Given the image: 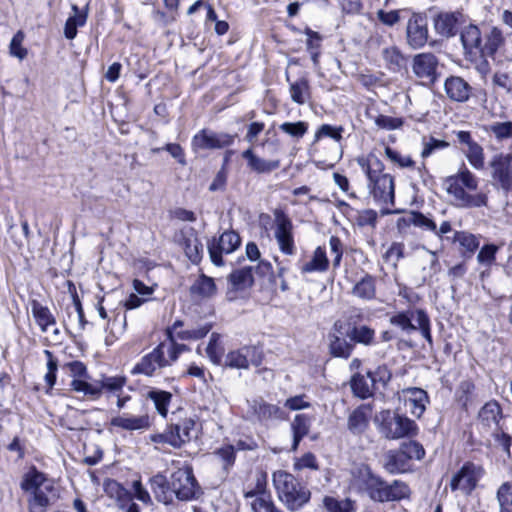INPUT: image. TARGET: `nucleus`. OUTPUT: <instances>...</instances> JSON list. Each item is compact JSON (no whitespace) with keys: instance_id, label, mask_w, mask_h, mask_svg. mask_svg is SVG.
I'll use <instances>...</instances> for the list:
<instances>
[{"instance_id":"nucleus-59","label":"nucleus","mask_w":512,"mask_h":512,"mask_svg":"<svg viewBox=\"0 0 512 512\" xmlns=\"http://www.w3.org/2000/svg\"><path fill=\"white\" fill-rule=\"evenodd\" d=\"M474 389H475V385L470 380H464L459 384L456 395H457L458 401L463 406H467L468 403L471 401V396H472Z\"/></svg>"},{"instance_id":"nucleus-27","label":"nucleus","mask_w":512,"mask_h":512,"mask_svg":"<svg viewBox=\"0 0 512 512\" xmlns=\"http://www.w3.org/2000/svg\"><path fill=\"white\" fill-rule=\"evenodd\" d=\"M151 490L153 491L157 501L168 505L173 502V491L168 480L162 474H156L150 479Z\"/></svg>"},{"instance_id":"nucleus-24","label":"nucleus","mask_w":512,"mask_h":512,"mask_svg":"<svg viewBox=\"0 0 512 512\" xmlns=\"http://www.w3.org/2000/svg\"><path fill=\"white\" fill-rule=\"evenodd\" d=\"M384 468L390 474H399L411 469V464L399 448L390 450L384 455Z\"/></svg>"},{"instance_id":"nucleus-50","label":"nucleus","mask_w":512,"mask_h":512,"mask_svg":"<svg viewBox=\"0 0 512 512\" xmlns=\"http://www.w3.org/2000/svg\"><path fill=\"white\" fill-rule=\"evenodd\" d=\"M279 129L290 137L299 140L307 133L308 123L304 121L284 122L279 126Z\"/></svg>"},{"instance_id":"nucleus-22","label":"nucleus","mask_w":512,"mask_h":512,"mask_svg":"<svg viewBox=\"0 0 512 512\" xmlns=\"http://www.w3.org/2000/svg\"><path fill=\"white\" fill-rule=\"evenodd\" d=\"M459 13L441 12L434 17L435 31L446 38L452 37L457 33Z\"/></svg>"},{"instance_id":"nucleus-44","label":"nucleus","mask_w":512,"mask_h":512,"mask_svg":"<svg viewBox=\"0 0 512 512\" xmlns=\"http://www.w3.org/2000/svg\"><path fill=\"white\" fill-rule=\"evenodd\" d=\"M504 38L499 28L493 27L486 37L485 44L481 46V56H493L503 45Z\"/></svg>"},{"instance_id":"nucleus-49","label":"nucleus","mask_w":512,"mask_h":512,"mask_svg":"<svg viewBox=\"0 0 512 512\" xmlns=\"http://www.w3.org/2000/svg\"><path fill=\"white\" fill-rule=\"evenodd\" d=\"M324 507L328 512H353L354 502L350 499L338 500L333 497L326 496L323 499Z\"/></svg>"},{"instance_id":"nucleus-42","label":"nucleus","mask_w":512,"mask_h":512,"mask_svg":"<svg viewBox=\"0 0 512 512\" xmlns=\"http://www.w3.org/2000/svg\"><path fill=\"white\" fill-rule=\"evenodd\" d=\"M454 242L459 243L461 252L466 257H471L479 247L478 238L465 231H457L454 234Z\"/></svg>"},{"instance_id":"nucleus-31","label":"nucleus","mask_w":512,"mask_h":512,"mask_svg":"<svg viewBox=\"0 0 512 512\" xmlns=\"http://www.w3.org/2000/svg\"><path fill=\"white\" fill-rule=\"evenodd\" d=\"M20 486L22 490L30 493L41 488L53 489L52 483L47 480L42 472H39L35 468L31 469L28 473L25 474Z\"/></svg>"},{"instance_id":"nucleus-36","label":"nucleus","mask_w":512,"mask_h":512,"mask_svg":"<svg viewBox=\"0 0 512 512\" xmlns=\"http://www.w3.org/2000/svg\"><path fill=\"white\" fill-rule=\"evenodd\" d=\"M355 344L350 340L347 341L341 335H329V351L334 357L345 358L350 357L354 350Z\"/></svg>"},{"instance_id":"nucleus-41","label":"nucleus","mask_w":512,"mask_h":512,"mask_svg":"<svg viewBox=\"0 0 512 512\" xmlns=\"http://www.w3.org/2000/svg\"><path fill=\"white\" fill-rule=\"evenodd\" d=\"M346 336L352 343H360L368 346L374 342L375 331L366 325L353 326L347 329Z\"/></svg>"},{"instance_id":"nucleus-40","label":"nucleus","mask_w":512,"mask_h":512,"mask_svg":"<svg viewBox=\"0 0 512 512\" xmlns=\"http://www.w3.org/2000/svg\"><path fill=\"white\" fill-rule=\"evenodd\" d=\"M146 397L153 402L156 411L162 417L167 416L168 408L172 400V394L170 392L154 388L148 391Z\"/></svg>"},{"instance_id":"nucleus-18","label":"nucleus","mask_w":512,"mask_h":512,"mask_svg":"<svg viewBox=\"0 0 512 512\" xmlns=\"http://www.w3.org/2000/svg\"><path fill=\"white\" fill-rule=\"evenodd\" d=\"M437 67L438 59L432 53H419L413 57L412 70L419 79L434 83Z\"/></svg>"},{"instance_id":"nucleus-21","label":"nucleus","mask_w":512,"mask_h":512,"mask_svg":"<svg viewBox=\"0 0 512 512\" xmlns=\"http://www.w3.org/2000/svg\"><path fill=\"white\" fill-rule=\"evenodd\" d=\"M242 157L247 161V167L258 174L270 173L280 166L279 160H267L258 156L252 147L242 153Z\"/></svg>"},{"instance_id":"nucleus-37","label":"nucleus","mask_w":512,"mask_h":512,"mask_svg":"<svg viewBox=\"0 0 512 512\" xmlns=\"http://www.w3.org/2000/svg\"><path fill=\"white\" fill-rule=\"evenodd\" d=\"M31 310L42 332H47L49 326H55L56 319L48 307L34 300L31 303Z\"/></svg>"},{"instance_id":"nucleus-15","label":"nucleus","mask_w":512,"mask_h":512,"mask_svg":"<svg viewBox=\"0 0 512 512\" xmlns=\"http://www.w3.org/2000/svg\"><path fill=\"white\" fill-rule=\"evenodd\" d=\"M234 136L228 133H215L213 131L203 129L192 139V147L196 150L205 149H221L232 145Z\"/></svg>"},{"instance_id":"nucleus-43","label":"nucleus","mask_w":512,"mask_h":512,"mask_svg":"<svg viewBox=\"0 0 512 512\" xmlns=\"http://www.w3.org/2000/svg\"><path fill=\"white\" fill-rule=\"evenodd\" d=\"M373 386L374 384L369 374L367 376L355 374L351 379L352 391L354 395L361 399H366L372 395Z\"/></svg>"},{"instance_id":"nucleus-4","label":"nucleus","mask_w":512,"mask_h":512,"mask_svg":"<svg viewBox=\"0 0 512 512\" xmlns=\"http://www.w3.org/2000/svg\"><path fill=\"white\" fill-rule=\"evenodd\" d=\"M272 483L279 500L291 511H297L311 498L310 490L294 475L277 470L272 475Z\"/></svg>"},{"instance_id":"nucleus-62","label":"nucleus","mask_w":512,"mask_h":512,"mask_svg":"<svg viewBox=\"0 0 512 512\" xmlns=\"http://www.w3.org/2000/svg\"><path fill=\"white\" fill-rule=\"evenodd\" d=\"M448 146L449 144L444 140H438L433 137H430L428 140L424 139L421 156L427 158L434 154L435 151L445 149Z\"/></svg>"},{"instance_id":"nucleus-52","label":"nucleus","mask_w":512,"mask_h":512,"mask_svg":"<svg viewBox=\"0 0 512 512\" xmlns=\"http://www.w3.org/2000/svg\"><path fill=\"white\" fill-rule=\"evenodd\" d=\"M498 141H503L512 137V122H495L490 124L487 129Z\"/></svg>"},{"instance_id":"nucleus-12","label":"nucleus","mask_w":512,"mask_h":512,"mask_svg":"<svg viewBox=\"0 0 512 512\" xmlns=\"http://www.w3.org/2000/svg\"><path fill=\"white\" fill-rule=\"evenodd\" d=\"M241 244V238L235 231H225L218 239L208 243L209 256L216 266L223 265L222 255L234 252Z\"/></svg>"},{"instance_id":"nucleus-47","label":"nucleus","mask_w":512,"mask_h":512,"mask_svg":"<svg viewBox=\"0 0 512 512\" xmlns=\"http://www.w3.org/2000/svg\"><path fill=\"white\" fill-rule=\"evenodd\" d=\"M382 54L385 62L393 71H398L406 65V58L401 54L399 49L394 46L385 48Z\"/></svg>"},{"instance_id":"nucleus-63","label":"nucleus","mask_w":512,"mask_h":512,"mask_svg":"<svg viewBox=\"0 0 512 512\" xmlns=\"http://www.w3.org/2000/svg\"><path fill=\"white\" fill-rule=\"evenodd\" d=\"M497 251L498 247L494 244L484 245L477 255L478 262L482 265L490 266L495 261Z\"/></svg>"},{"instance_id":"nucleus-16","label":"nucleus","mask_w":512,"mask_h":512,"mask_svg":"<svg viewBox=\"0 0 512 512\" xmlns=\"http://www.w3.org/2000/svg\"><path fill=\"white\" fill-rule=\"evenodd\" d=\"M250 364L255 366L261 364V356L258 354L257 349L251 346L230 351L224 361L226 367L235 369H247Z\"/></svg>"},{"instance_id":"nucleus-20","label":"nucleus","mask_w":512,"mask_h":512,"mask_svg":"<svg viewBox=\"0 0 512 512\" xmlns=\"http://www.w3.org/2000/svg\"><path fill=\"white\" fill-rule=\"evenodd\" d=\"M110 425L121 428L126 431H143L150 427V418L148 415L135 416L128 413L111 418Z\"/></svg>"},{"instance_id":"nucleus-13","label":"nucleus","mask_w":512,"mask_h":512,"mask_svg":"<svg viewBox=\"0 0 512 512\" xmlns=\"http://www.w3.org/2000/svg\"><path fill=\"white\" fill-rule=\"evenodd\" d=\"M458 142L463 145L461 148L469 164L475 170H482L485 167V154L483 147L477 143L470 132L458 131L456 132Z\"/></svg>"},{"instance_id":"nucleus-45","label":"nucleus","mask_w":512,"mask_h":512,"mask_svg":"<svg viewBox=\"0 0 512 512\" xmlns=\"http://www.w3.org/2000/svg\"><path fill=\"white\" fill-rule=\"evenodd\" d=\"M416 312L417 310L398 312L391 316L390 323L407 333L415 331L417 326L412 323V319L416 318Z\"/></svg>"},{"instance_id":"nucleus-54","label":"nucleus","mask_w":512,"mask_h":512,"mask_svg":"<svg viewBox=\"0 0 512 512\" xmlns=\"http://www.w3.org/2000/svg\"><path fill=\"white\" fill-rule=\"evenodd\" d=\"M25 35L23 31L19 30L12 38L9 45L10 55L23 60L27 56V49L22 46Z\"/></svg>"},{"instance_id":"nucleus-29","label":"nucleus","mask_w":512,"mask_h":512,"mask_svg":"<svg viewBox=\"0 0 512 512\" xmlns=\"http://www.w3.org/2000/svg\"><path fill=\"white\" fill-rule=\"evenodd\" d=\"M461 42L465 53L470 56L480 54L481 32L475 25L466 26L461 32Z\"/></svg>"},{"instance_id":"nucleus-64","label":"nucleus","mask_w":512,"mask_h":512,"mask_svg":"<svg viewBox=\"0 0 512 512\" xmlns=\"http://www.w3.org/2000/svg\"><path fill=\"white\" fill-rule=\"evenodd\" d=\"M368 374L374 385L380 384L382 387H385L392 377L390 370L385 365L377 367L375 371Z\"/></svg>"},{"instance_id":"nucleus-5","label":"nucleus","mask_w":512,"mask_h":512,"mask_svg":"<svg viewBox=\"0 0 512 512\" xmlns=\"http://www.w3.org/2000/svg\"><path fill=\"white\" fill-rule=\"evenodd\" d=\"M361 482L362 489L375 502L400 501L410 495V489L405 482L394 480L389 484L368 468L361 472Z\"/></svg>"},{"instance_id":"nucleus-7","label":"nucleus","mask_w":512,"mask_h":512,"mask_svg":"<svg viewBox=\"0 0 512 512\" xmlns=\"http://www.w3.org/2000/svg\"><path fill=\"white\" fill-rule=\"evenodd\" d=\"M484 475V469L481 465L473 462H465L450 480V488L454 491H460L464 495H470L477 487L479 480Z\"/></svg>"},{"instance_id":"nucleus-32","label":"nucleus","mask_w":512,"mask_h":512,"mask_svg":"<svg viewBox=\"0 0 512 512\" xmlns=\"http://www.w3.org/2000/svg\"><path fill=\"white\" fill-rule=\"evenodd\" d=\"M329 266L326 251L323 247H317L310 261L304 263L301 267V273L307 274L312 272H325Z\"/></svg>"},{"instance_id":"nucleus-26","label":"nucleus","mask_w":512,"mask_h":512,"mask_svg":"<svg viewBox=\"0 0 512 512\" xmlns=\"http://www.w3.org/2000/svg\"><path fill=\"white\" fill-rule=\"evenodd\" d=\"M351 294L363 301H370L376 298V277L365 273L360 280H358L352 290Z\"/></svg>"},{"instance_id":"nucleus-39","label":"nucleus","mask_w":512,"mask_h":512,"mask_svg":"<svg viewBox=\"0 0 512 512\" xmlns=\"http://www.w3.org/2000/svg\"><path fill=\"white\" fill-rule=\"evenodd\" d=\"M73 15L69 16L64 26V35L67 39L72 40L77 35V28L85 25L87 21V13L80 12L77 5H72Z\"/></svg>"},{"instance_id":"nucleus-10","label":"nucleus","mask_w":512,"mask_h":512,"mask_svg":"<svg viewBox=\"0 0 512 512\" xmlns=\"http://www.w3.org/2000/svg\"><path fill=\"white\" fill-rule=\"evenodd\" d=\"M247 416L249 419L266 424L270 421L287 420L288 415L278 405L271 404L262 398L248 400Z\"/></svg>"},{"instance_id":"nucleus-8","label":"nucleus","mask_w":512,"mask_h":512,"mask_svg":"<svg viewBox=\"0 0 512 512\" xmlns=\"http://www.w3.org/2000/svg\"><path fill=\"white\" fill-rule=\"evenodd\" d=\"M170 486L173 495L181 501L193 499L197 493V482L190 466L184 465L177 468L170 475Z\"/></svg>"},{"instance_id":"nucleus-60","label":"nucleus","mask_w":512,"mask_h":512,"mask_svg":"<svg viewBox=\"0 0 512 512\" xmlns=\"http://www.w3.org/2000/svg\"><path fill=\"white\" fill-rule=\"evenodd\" d=\"M374 123L381 129L395 130L399 129L403 125V120L398 117L378 115L374 118Z\"/></svg>"},{"instance_id":"nucleus-33","label":"nucleus","mask_w":512,"mask_h":512,"mask_svg":"<svg viewBox=\"0 0 512 512\" xmlns=\"http://www.w3.org/2000/svg\"><path fill=\"white\" fill-rule=\"evenodd\" d=\"M252 512H282L276 507L271 494L244 497Z\"/></svg>"},{"instance_id":"nucleus-30","label":"nucleus","mask_w":512,"mask_h":512,"mask_svg":"<svg viewBox=\"0 0 512 512\" xmlns=\"http://www.w3.org/2000/svg\"><path fill=\"white\" fill-rule=\"evenodd\" d=\"M312 424V417L307 414H297L290 426L293 436L291 449L296 451L301 440L308 435Z\"/></svg>"},{"instance_id":"nucleus-35","label":"nucleus","mask_w":512,"mask_h":512,"mask_svg":"<svg viewBox=\"0 0 512 512\" xmlns=\"http://www.w3.org/2000/svg\"><path fill=\"white\" fill-rule=\"evenodd\" d=\"M252 271L253 268L250 266L233 271L228 277L231 288L235 291H239L252 286L254 282Z\"/></svg>"},{"instance_id":"nucleus-53","label":"nucleus","mask_w":512,"mask_h":512,"mask_svg":"<svg viewBox=\"0 0 512 512\" xmlns=\"http://www.w3.org/2000/svg\"><path fill=\"white\" fill-rule=\"evenodd\" d=\"M46 491H52V489L41 488L32 492V497L29 500V511L35 512V508L39 507L42 511L51 504L50 497L46 494Z\"/></svg>"},{"instance_id":"nucleus-9","label":"nucleus","mask_w":512,"mask_h":512,"mask_svg":"<svg viewBox=\"0 0 512 512\" xmlns=\"http://www.w3.org/2000/svg\"><path fill=\"white\" fill-rule=\"evenodd\" d=\"M293 223L282 210L274 211V237L279 250L288 256L296 253L294 241Z\"/></svg>"},{"instance_id":"nucleus-57","label":"nucleus","mask_w":512,"mask_h":512,"mask_svg":"<svg viewBox=\"0 0 512 512\" xmlns=\"http://www.w3.org/2000/svg\"><path fill=\"white\" fill-rule=\"evenodd\" d=\"M211 330L210 324H205L199 328L187 329L177 332V338L181 340H198L205 337Z\"/></svg>"},{"instance_id":"nucleus-25","label":"nucleus","mask_w":512,"mask_h":512,"mask_svg":"<svg viewBox=\"0 0 512 512\" xmlns=\"http://www.w3.org/2000/svg\"><path fill=\"white\" fill-rule=\"evenodd\" d=\"M370 412V408L366 405L356 408L348 417V430L354 435L364 433L369 425Z\"/></svg>"},{"instance_id":"nucleus-38","label":"nucleus","mask_w":512,"mask_h":512,"mask_svg":"<svg viewBox=\"0 0 512 512\" xmlns=\"http://www.w3.org/2000/svg\"><path fill=\"white\" fill-rule=\"evenodd\" d=\"M193 296L199 298H210L216 294V285L214 279L201 274L190 287Z\"/></svg>"},{"instance_id":"nucleus-61","label":"nucleus","mask_w":512,"mask_h":512,"mask_svg":"<svg viewBox=\"0 0 512 512\" xmlns=\"http://www.w3.org/2000/svg\"><path fill=\"white\" fill-rule=\"evenodd\" d=\"M404 250L405 246L403 243L400 242H394L391 244V246L388 248V250L384 254V259L387 262H391L394 266L397 265V263L404 258Z\"/></svg>"},{"instance_id":"nucleus-2","label":"nucleus","mask_w":512,"mask_h":512,"mask_svg":"<svg viewBox=\"0 0 512 512\" xmlns=\"http://www.w3.org/2000/svg\"><path fill=\"white\" fill-rule=\"evenodd\" d=\"M446 192L459 208H480L487 206L488 197L484 193L471 194L478 188L477 177L463 164L459 171L448 176L443 183Z\"/></svg>"},{"instance_id":"nucleus-23","label":"nucleus","mask_w":512,"mask_h":512,"mask_svg":"<svg viewBox=\"0 0 512 512\" xmlns=\"http://www.w3.org/2000/svg\"><path fill=\"white\" fill-rule=\"evenodd\" d=\"M502 419V409L495 400L487 402L478 413L480 424L488 429H498Z\"/></svg>"},{"instance_id":"nucleus-55","label":"nucleus","mask_w":512,"mask_h":512,"mask_svg":"<svg viewBox=\"0 0 512 512\" xmlns=\"http://www.w3.org/2000/svg\"><path fill=\"white\" fill-rule=\"evenodd\" d=\"M47 358V373L45 374V381L49 388H52L56 382V371L58 368V361L50 350H44Z\"/></svg>"},{"instance_id":"nucleus-3","label":"nucleus","mask_w":512,"mask_h":512,"mask_svg":"<svg viewBox=\"0 0 512 512\" xmlns=\"http://www.w3.org/2000/svg\"><path fill=\"white\" fill-rule=\"evenodd\" d=\"M188 347L174 340L159 343L151 352L145 354L131 370L132 375L156 377L161 371L172 366L183 351Z\"/></svg>"},{"instance_id":"nucleus-14","label":"nucleus","mask_w":512,"mask_h":512,"mask_svg":"<svg viewBox=\"0 0 512 512\" xmlns=\"http://www.w3.org/2000/svg\"><path fill=\"white\" fill-rule=\"evenodd\" d=\"M491 177L496 184L506 193L512 191V167L511 156L504 154L495 155L491 162Z\"/></svg>"},{"instance_id":"nucleus-48","label":"nucleus","mask_w":512,"mask_h":512,"mask_svg":"<svg viewBox=\"0 0 512 512\" xmlns=\"http://www.w3.org/2000/svg\"><path fill=\"white\" fill-rule=\"evenodd\" d=\"M384 152L387 159L400 168H413L415 166V161L409 155L402 154L389 146L385 147Z\"/></svg>"},{"instance_id":"nucleus-34","label":"nucleus","mask_w":512,"mask_h":512,"mask_svg":"<svg viewBox=\"0 0 512 512\" xmlns=\"http://www.w3.org/2000/svg\"><path fill=\"white\" fill-rule=\"evenodd\" d=\"M195 426V420L192 417H188L180 420L176 424H171L169 429L173 436L179 438L181 447L192 439V432L195 430Z\"/></svg>"},{"instance_id":"nucleus-46","label":"nucleus","mask_w":512,"mask_h":512,"mask_svg":"<svg viewBox=\"0 0 512 512\" xmlns=\"http://www.w3.org/2000/svg\"><path fill=\"white\" fill-rule=\"evenodd\" d=\"M289 91L293 102L300 105L306 103L310 96L308 80L306 78H300L290 83Z\"/></svg>"},{"instance_id":"nucleus-1","label":"nucleus","mask_w":512,"mask_h":512,"mask_svg":"<svg viewBox=\"0 0 512 512\" xmlns=\"http://www.w3.org/2000/svg\"><path fill=\"white\" fill-rule=\"evenodd\" d=\"M359 166L368 179V189L374 201L388 207L394 205L395 183L389 173L384 172L383 162L373 154L357 159Z\"/></svg>"},{"instance_id":"nucleus-19","label":"nucleus","mask_w":512,"mask_h":512,"mask_svg":"<svg viewBox=\"0 0 512 512\" xmlns=\"http://www.w3.org/2000/svg\"><path fill=\"white\" fill-rule=\"evenodd\" d=\"M447 97L454 102L464 103L470 98L472 87L459 76H449L444 82Z\"/></svg>"},{"instance_id":"nucleus-6","label":"nucleus","mask_w":512,"mask_h":512,"mask_svg":"<svg viewBox=\"0 0 512 512\" xmlns=\"http://www.w3.org/2000/svg\"><path fill=\"white\" fill-rule=\"evenodd\" d=\"M374 422L378 432L388 440L415 437L419 431L414 420L389 409L377 413Z\"/></svg>"},{"instance_id":"nucleus-51","label":"nucleus","mask_w":512,"mask_h":512,"mask_svg":"<svg viewBox=\"0 0 512 512\" xmlns=\"http://www.w3.org/2000/svg\"><path fill=\"white\" fill-rule=\"evenodd\" d=\"M400 449L409 462L412 459L421 460L425 456V449L422 444L417 441L404 442L401 444Z\"/></svg>"},{"instance_id":"nucleus-17","label":"nucleus","mask_w":512,"mask_h":512,"mask_svg":"<svg viewBox=\"0 0 512 512\" xmlns=\"http://www.w3.org/2000/svg\"><path fill=\"white\" fill-rule=\"evenodd\" d=\"M406 36L408 44L419 49L423 47L428 40L427 20L420 14H413L407 23Z\"/></svg>"},{"instance_id":"nucleus-58","label":"nucleus","mask_w":512,"mask_h":512,"mask_svg":"<svg viewBox=\"0 0 512 512\" xmlns=\"http://www.w3.org/2000/svg\"><path fill=\"white\" fill-rule=\"evenodd\" d=\"M497 501L499 508H512V484L503 483L497 490Z\"/></svg>"},{"instance_id":"nucleus-11","label":"nucleus","mask_w":512,"mask_h":512,"mask_svg":"<svg viewBox=\"0 0 512 512\" xmlns=\"http://www.w3.org/2000/svg\"><path fill=\"white\" fill-rule=\"evenodd\" d=\"M126 383L125 377H105L100 383H89L85 380H72L71 387L74 391L83 393L91 398H98L103 389L111 392L120 391Z\"/></svg>"},{"instance_id":"nucleus-28","label":"nucleus","mask_w":512,"mask_h":512,"mask_svg":"<svg viewBox=\"0 0 512 512\" xmlns=\"http://www.w3.org/2000/svg\"><path fill=\"white\" fill-rule=\"evenodd\" d=\"M408 395L406 404L409 407L410 413L420 418L426 409V404L428 403V395L426 391L421 388H408L405 390Z\"/></svg>"},{"instance_id":"nucleus-56","label":"nucleus","mask_w":512,"mask_h":512,"mask_svg":"<svg viewBox=\"0 0 512 512\" xmlns=\"http://www.w3.org/2000/svg\"><path fill=\"white\" fill-rule=\"evenodd\" d=\"M343 128L341 126L334 127L329 124L321 125L315 133V141L320 140L322 137H330L339 142L342 139Z\"/></svg>"}]
</instances>
